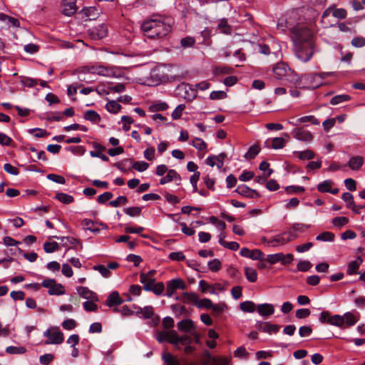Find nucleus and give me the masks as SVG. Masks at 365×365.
<instances>
[{"instance_id":"nucleus-1","label":"nucleus","mask_w":365,"mask_h":365,"mask_svg":"<svg viewBox=\"0 0 365 365\" xmlns=\"http://www.w3.org/2000/svg\"><path fill=\"white\" fill-rule=\"evenodd\" d=\"M173 23L170 17L159 16L145 21L141 29L149 38H162L171 31Z\"/></svg>"},{"instance_id":"nucleus-2","label":"nucleus","mask_w":365,"mask_h":365,"mask_svg":"<svg viewBox=\"0 0 365 365\" xmlns=\"http://www.w3.org/2000/svg\"><path fill=\"white\" fill-rule=\"evenodd\" d=\"M319 320L322 324L327 323L341 329H346L356 324L359 318L351 312H346L344 315H331L328 311H324L320 313Z\"/></svg>"},{"instance_id":"nucleus-3","label":"nucleus","mask_w":365,"mask_h":365,"mask_svg":"<svg viewBox=\"0 0 365 365\" xmlns=\"http://www.w3.org/2000/svg\"><path fill=\"white\" fill-rule=\"evenodd\" d=\"M83 73L96 74L103 77H114L115 72L112 66H105L99 62L91 63L81 68Z\"/></svg>"},{"instance_id":"nucleus-4","label":"nucleus","mask_w":365,"mask_h":365,"mask_svg":"<svg viewBox=\"0 0 365 365\" xmlns=\"http://www.w3.org/2000/svg\"><path fill=\"white\" fill-rule=\"evenodd\" d=\"M75 13L85 16L88 19H94L98 14L96 7L85 8L83 0H70V15Z\"/></svg>"},{"instance_id":"nucleus-5","label":"nucleus","mask_w":365,"mask_h":365,"mask_svg":"<svg viewBox=\"0 0 365 365\" xmlns=\"http://www.w3.org/2000/svg\"><path fill=\"white\" fill-rule=\"evenodd\" d=\"M312 31L307 27L297 26L291 29V38L294 44L312 43Z\"/></svg>"},{"instance_id":"nucleus-6","label":"nucleus","mask_w":365,"mask_h":365,"mask_svg":"<svg viewBox=\"0 0 365 365\" xmlns=\"http://www.w3.org/2000/svg\"><path fill=\"white\" fill-rule=\"evenodd\" d=\"M294 53L297 58L302 62L309 61L313 55V43L294 44Z\"/></svg>"},{"instance_id":"nucleus-7","label":"nucleus","mask_w":365,"mask_h":365,"mask_svg":"<svg viewBox=\"0 0 365 365\" xmlns=\"http://www.w3.org/2000/svg\"><path fill=\"white\" fill-rule=\"evenodd\" d=\"M44 336L48 338L46 344H58L63 341V334L58 327H52L48 329L43 334Z\"/></svg>"},{"instance_id":"nucleus-8","label":"nucleus","mask_w":365,"mask_h":365,"mask_svg":"<svg viewBox=\"0 0 365 365\" xmlns=\"http://www.w3.org/2000/svg\"><path fill=\"white\" fill-rule=\"evenodd\" d=\"M290 68L284 62L277 63L273 67V73L277 79H285L288 75Z\"/></svg>"},{"instance_id":"nucleus-9","label":"nucleus","mask_w":365,"mask_h":365,"mask_svg":"<svg viewBox=\"0 0 365 365\" xmlns=\"http://www.w3.org/2000/svg\"><path fill=\"white\" fill-rule=\"evenodd\" d=\"M88 34L92 39H102L107 36L108 28L104 24H102L98 26L90 29L88 30Z\"/></svg>"},{"instance_id":"nucleus-10","label":"nucleus","mask_w":365,"mask_h":365,"mask_svg":"<svg viewBox=\"0 0 365 365\" xmlns=\"http://www.w3.org/2000/svg\"><path fill=\"white\" fill-rule=\"evenodd\" d=\"M84 230H90L91 232L97 234L100 231L98 226H101L102 229L106 230L108 226L104 223H98L89 219H84L81 223Z\"/></svg>"},{"instance_id":"nucleus-11","label":"nucleus","mask_w":365,"mask_h":365,"mask_svg":"<svg viewBox=\"0 0 365 365\" xmlns=\"http://www.w3.org/2000/svg\"><path fill=\"white\" fill-rule=\"evenodd\" d=\"M157 340L160 343L168 341L175 345V340H178L177 332L175 330L162 331L158 333Z\"/></svg>"},{"instance_id":"nucleus-12","label":"nucleus","mask_w":365,"mask_h":365,"mask_svg":"<svg viewBox=\"0 0 365 365\" xmlns=\"http://www.w3.org/2000/svg\"><path fill=\"white\" fill-rule=\"evenodd\" d=\"M257 329L262 332L268 334L277 333L279 331L280 326L277 324H271L269 322L258 321L256 323Z\"/></svg>"},{"instance_id":"nucleus-13","label":"nucleus","mask_w":365,"mask_h":365,"mask_svg":"<svg viewBox=\"0 0 365 365\" xmlns=\"http://www.w3.org/2000/svg\"><path fill=\"white\" fill-rule=\"evenodd\" d=\"M293 137L299 140L304 141V142H310L313 139L312 134L303 128H295L292 131Z\"/></svg>"},{"instance_id":"nucleus-14","label":"nucleus","mask_w":365,"mask_h":365,"mask_svg":"<svg viewBox=\"0 0 365 365\" xmlns=\"http://www.w3.org/2000/svg\"><path fill=\"white\" fill-rule=\"evenodd\" d=\"M235 192L242 196L249 198L258 197L259 196L255 190H252L244 184L238 185Z\"/></svg>"},{"instance_id":"nucleus-15","label":"nucleus","mask_w":365,"mask_h":365,"mask_svg":"<svg viewBox=\"0 0 365 365\" xmlns=\"http://www.w3.org/2000/svg\"><path fill=\"white\" fill-rule=\"evenodd\" d=\"M124 300L120 297L118 292H112L106 301V304L109 307L120 305L123 304Z\"/></svg>"},{"instance_id":"nucleus-16","label":"nucleus","mask_w":365,"mask_h":365,"mask_svg":"<svg viewBox=\"0 0 365 365\" xmlns=\"http://www.w3.org/2000/svg\"><path fill=\"white\" fill-rule=\"evenodd\" d=\"M77 292L81 297L86 299H89L91 301H98V297L97 294L95 292L88 289V287H77Z\"/></svg>"},{"instance_id":"nucleus-17","label":"nucleus","mask_w":365,"mask_h":365,"mask_svg":"<svg viewBox=\"0 0 365 365\" xmlns=\"http://www.w3.org/2000/svg\"><path fill=\"white\" fill-rule=\"evenodd\" d=\"M257 311L260 316L269 317L274 314V307L271 304H260L257 306Z\"/></svg>"},{"instance_id":"nucleus-18","label":"nucleus","mask_w":365,"mask_h":365,"mask_svg":"<svg viewBox=\"0 0 365 365\" xmlns=\"http://www.w3.org/2000/svg\"><path fill=\"white\" fill-rule=\"evenodd\" d=\"M173 180L180 182L181 180V178L175 170L170 169L167 172V175L160 180V184L165 185Z\"/></svg>"},{"instance_id":"nucleus-19","label":"nucleus","mask_w":365,"mask_h":365,"mask_svg":"<svg viewBox=\"0 0 365 365\" xmlns=\"http://www.w3.org/2000/svg\"><path fill=\"white\" fill-rule=\"evenodd\" d=\"M177 300H180L183 303H194L197 306L199 298L194 292H183L180 297H176Z\"/></svg>"},{"instance_id":"nucleus-20","label":"nucleus","mask_w":365,"mask_h":365,"mask_svg":"<svg viewBox=\"0 0 365 365\" xmlns=\"http://www.w3.org/2000/svg\"><path fill=\"white\" fill-rule=\"evenodd\" d=\"M178 329L184 332L192 333V330L195 329V325L191 319H183L177 324Z\"/></svg>"},{"instance_id":"nucleus-21","label":"nucleus","mask_w":365,"mask_h":365,"mask_svg":"<svg viewBox=\"0 0 365 365\" xmlns=\"http://www.w3.org/2000/svg\"><path fill=\"white\" fill-rule=\"evenodd\" d=\"M144 289L148 292H153L156 295H160L165 289V286L163 282L155 283L153 282L151 285L146 284L144 286Z\"/></svg>"},{"instance_id":"nucleus-22","label":"nucleus","mask_w":365,"mask_h":365,"mask_svg":"<svg viewBox=\"0 0 365 365\" xmlns=\"http://www.w3.org/2000/svg\"><path fill=\"white\" fill-rule=\"evenodd\" d=\"M155 273V270H150L147 273H141L140 274V282L143 284V287L146 284L151 285L153 282H155L154 278Z\"/></svg>"},{"instance_id":"nucleus-23","label":"nucleus","mask_w":365,"mask_h":365,"mask_svg":"<svg viewBox=\"0 0 365 365\" xmlns=\"http://www.w3.org/2000/svg\"><path fill=\"white\" fill-rule=\"evenodd\" d=\"M286 235L287 234H282L276 235L274 237H273L272 240H269L267 241V246H272V247H277L279 245H285L287 244L286 240Z\"/></svg>"},{"instance_id":"nucleus-24","label":"nucleus","mask_w":365,"mask_h":365,"mask_svg":"<svg viewBox=\"0 0 365 365\" xmlns=\"http://www.w3.org/2000/svg\"><path fill=\"white\" fill-rule=\"evenodd\" d=\"M363 260L361 257H358L355 260L350 262L348 264L347 274L352 275L356 274L359 266L361 264Z\"/></svg>"},{"instance_id":"nucleus-25","label":"nucleus","mask_w":365,"mask_h":365,"mask_svg":"<svg viewBox=\"0 0 365 365\" xmlns=\"http://www.w3.org/2000/svg\"><path fill=\"white\" fill-rule=\"evenodd\" d=\"M364 164V158L361 156L351 157L348 163V165L353 170H357L361 168Z\"/></svg>"},{"instance_id":"nucleus-26","label":"nucleus","mask_w":365,"mask_h":365,"mask_svg":"<svg viewBox=\"0 0 365 365\" xmlns=\"http://www.w3.org/2000/svg\"><path fill=\"white\" fill-rule=\"evenodd\" d=\"M293 153L301 160H312L315 157V153L309 149L304 151H294Z\"/></svg>"},{"instance_id":"nucleus-27","label":"nucleus","mask_w":365,"mask_h":365,"mask_svg":"<svg viewBox=\"0 0 365 365\" xmlns=\"http://www.w3.org/2000/svg\"><path fill=\"white\" fill-rule=\"evenodd\" d=\"M167 284L170 286L173 289H175V291L176 289L185 290L187 289V284L182 279H173L169 281Z\"/></svg>"},{"instance_id":"nucleus-28","label":"nucleus","mask_w":365,"mask_h":365,"mask_svg":"<svg viewBox=\"0 0 365 365\" xmlns=\"http://www.w3.org/2000/svg\"><path fill=\"white\" fill-rule=\"evenodd\" d=\"M303 77L300 78L297 73H295L291 68L288 73L287 76L284 80L293 83L294 86H298L302 81Z\"/></svg>"},{"instance_id":"nucleus-29","label":"nucleus","mask_w":365,"mask_h":365,"mask_svg":"<svg viewBox=\"0 0 365 365\" xmlns=\"http://www.w3.org/2000/svg\"><path fill=\"white\" fill-rule=\"evenodd\" d=\"M245 274L247 279L250 282H255L257 280V272L252 267H245Z\"/></svg>"},{"instance_id":"nucleus-30","label":"nucleus","mask_w":365,"mask_h":365,"mask_svg":"<svg viewBox=\"0 0 365 365\" xmlns=\"http://www.w3.org/2000/svg\"><path fill=\"white\" fill-rule=\"evenodd\" d=\"M84 118L86 120L95 123H98L101 120V116L99 114L92 110H87L84 114Z\"/></svg>"},{"instance_id":"nucleus-31","label":"nucleus","mask_w":365,"mask_h":365,"mask_svg":"<svg viewBox=\"0 0 365 365\" xmlns=\"http://www.w3.org/2000/svg\"><path fill=\"white\" fill-rule=\"evenodd\" d=\"M241 310L244 312L252 313L255 310V304L251 301H245L240 304Z\"/></svg>"},{"instance_id":"nucleus-32","label":"nucleus","mask_w":365,"mask_h":365,"mask_svg":"<svg viewBox=\"0 0 365 365\" xmlns=\"http://www.w3.org/2000/svg\"><path fill=\"white\" fill-rule=\"evenodd\" d=\"M351 96L347 94H341L334 96L331 101L330 103L331 105H338L339 103L346 102L351 100Z\"/></svg>"},{"instance_id":"nucleus-33","label":"nucleus","mask_w":365,"mask_h":365,"mask_svg":"<svg viewBox=\"0 0 365 365\" xmlns=\"http://www.w3.org/2000/svg\"><path fill=\"white\" fill-rule=\"evenodd\" d=\"M334 234L331 232H323L317 236L316 240L324 242H333L334 240Z\"/></svg>"},{"instance_id":"nucleus-34","label":"nucleus","mask_w":365,"mask_h":365,"mask_svg":"<svg viewBox=\"0 0 365 365\" xmlns=\"http://www.w3.org/2000/svg\"><path fill=\"white\" fill-rule=\"evenodd\" d=\"M333 184L334 183L331 180H324L317 185V190L320 192H329Z\"/></svg>"},{"instance_id":"nucleus-35","label":"nucleus","mask_w":365,"mask_h":365,"mask_svg":"<svg viewBox=\"0 0 365 365\" xmlns=\"http://www.w3.org/2000/svg\"><path fill=\"white\" fill-rule=\"evenodd\" d=\"M162 358L166 365H180L179 361L169 352L164 353Z\"/></svg>"},{"instance_id":"nucleus-36","label":"nucleus","mask_w":365,"mask_h":365,"mask_svg":"<svg viewBox=\"0 0 365 365\" xmlns=\"http://www.w3.org/2000/svg\"><path fill=\"white\" fill-rule=\"evenodd\" d=\"M260 148L258 145H253L251 146L248 151L245 153V158L247 159H253L259 153Z\"/></svg>"},{"instance_id":"nucleus-37","label":"nucleus","mask_w":365,"mask_h":365,"mask_svg":"<svg viewBox=\"0 0 365 365\" xmlns=\"http://www.w3.org/2000/svg\"><path fill=\"white\" fill-rule=\"evenodd\" d=\"M218 29H220V32L224 34H231L232 33L231 26L227 24V20L224 19L220 20L218 24Z\"/></svg>"},{"instance_id":"nucleus-38","label":"nucleus","mask_w":365,"mask_h":365,"mask_svg":"<svg viewBox=\"0 0 365 365\" xmlns=\"http://www.w3.org/2000/svg\"><path fill=\"white\" fill-rule=\"evenodd\" d=\"M26 349L24 346H10L6 349V352L9 354H23L26 353Z\"/></svg>"},{"instance_id":"nucleus-39","label":"nucleus","mask_w":365,"mask_h":365,"mask_svg":"<svg viewBox=\"0 0 365 365\" xmlns=\"http://www.w3.org/2000/svg\"><path fill=\"white\" fill-rule=\"evenodd\" d=\"M120 105L115 101H110L106 105V110L110 113H116L120 109Z\"/></svg>"},{"instance_id":"nucleus-40","label":"nucleus","mask_w":365,"mask_h":365,"mask_svg":"<svg viewBox=\"0 0 365 365\" xmlns=\"http://www.w3.org/2000/svg\"><path fill=\"white\" fill-rule=\"evenodd\" d=\"M233 69L232 68L225 66H217L213 69V73L215 75H225L231 73Z\"/></svg>"},{"instance_id":"nucleus-41","label":"nucleus","mask_w":365,"mask_h":365,"mask_svg":"<svg viewBox=\"0 0 365 365\" xmlns=\"http://www.w3.org/2000/svg\"><path fill=\"white\" fill-rule=\"evenodd\" d=\"M113 312H119L123 316H131L134 314V311L130 309L127 305H124L121 308L114 307Z\"/></svg>"},{"instance_id":"nucleus-42","label":"nucleus","mask_w":365,"mask_h":365,"mask_svg":"<svg viewBox=\"0 0 365 365\" xmlns=\"http://www.w3.org/2000/svg\"><path fill=\"white\" fill-rule=\"evenodd\" d=\"M64 287L61 284H56V282L51 289H48L50 295H60L64 293Z\"/></svg>"},{"instance_id":"nucleus-43","label":"nucleus","mask_w":365,"mask_h":365,"mask_svg":"<svg viewBox=\"0 0 365 365\" xmlns=\"http://www.w3.org/2000/svg\"><path fill=\"white\" fill-rule=\"evenodd\" d=\"M151 77L155 78L156 84H159L163 82H165L169 80V78L167 76L165 75H160L159 73V70H153L151 73Z\"/></svg>"},{"instance_id":"nucleus-44","label":"nucleus","mask_w":365,"mask_h":365,"mask_svg":"<svg viewBox=\"0 0 365 365\" xmlns=\"http://www.w3.org/2000/svg\"><path fill=\"white\" fill-rule=\"evenodd\" d=\"M283 256L282 252H279L272 255H268L267 256L266 260L271 264H276L277 262H280V260L282 259V257Z\"/></svg>"},{"instance_id":"nucleus-45","label":"nucleus","mask_w":365,"mask_h":365,"mask_svg":"<svg viewBox=\"0 0 365 365\" xmlns=\"http://www.w3.org/2000/svg\"><path fill=\"white\" fill-rule=\"evenodd\" d=\"M58 244L56 242H46L43 244V250L47 253H52L57 250Z\"/></svg>"},{"instance_id":"nucleus-46","label":"nucleus","mask_w":365,"mask_h":365,"mask_svg":"<svg viewBox=\"0 0 365 365\" xmlns=\"http://www.w3.org/2000/svg\"><path fill=\"white\" fill-rule=\"evenodd\" d=\"M285 144V140L283 138L277 137L274 138L272 140L271 148L273 149H281L284 148Z\"/></svg>"},{"instance_id":"nucleus-47","label":"nucleus","mask_w":365,"mask_h":365,"mask_svg":"<svg viewBox=\"0 0 365 365\" xmlns=\"http://www.w3.org/2000/svg\"><path fill=\"white\" fill-rule=\"evenodd\" d=\"M168 106L166 103L159 102V103H156L151 105L150 106L149 109L151 112H155V111L165 110L168 109Z\"/></svg>"},{"instance_id":"nucleus-48","label":"nucleus","mask_w":365,"mask_h":365,"mask_svg":"<svg viewBox=\"0 0 365 365\" xmlns=\"http://www.w3.org/2000/svg\"><path fill=\"white\" fill-rule=\"evenodd\" d=\"M132 167L138 172H143L148 168L149 164L145 161H136L133 163Z\"/></svg>"},{"instance_id":"nucleus-49","label":"nucleus","mask_w":365,"mask_h":365,"mask_svg":"<svg viewBox=\"0 0 365 365\" xmlns=\"http://www.w3.org/2000/svg\"><path fill=\"white\" fill-rule=\"evenodd\" d=\"M329 76V73H309L304 75V78L306 79H315L319 78L321 82H322V80L326 78Z\"/></svg>"},{"instance_id":"nucleus-50","label":"nucleus","mask_w":365,"mask_h":365,"mask_svg":"<svg viewBox=\"0 0 365 365\" xmlns=\"http://www.w3.org/2000/svg\"><path fill=\"white\" fill-rule=\"evenodd\" d=\"M341 199L346 202V207L350 208L351 207H354V196L350 192H344L341 195Z\"/></svg>"},{"instance_id":"nucleus-51","label":"nucleus","mask_w":365,"mask_h":365,"mask_svg":"<svg viewBox=\"0 0 365 365\" xmlns=\"http://www.w3.org/2000/svg\"><path fill=\"white\" fill-rule=\"evenodd\" d=\"M297 269L300 272H307L312 267V263L307 260L299 261L297 265Z\"/></svg>"},{"instance_id":"nucleus-52","label":"nucleus","mask_w":365,"mask_h":365,"mask_svg":"<svg viewBox=\"0 0 365 365\" xmlns=\"http://www.w3.org/2000/svg\"><path fill=\"white\" fill-rule=\"evenodd\" d=\"M63 115L65 116H68V108H66L63 113H51L48 117V119L50 120H56V121H59L63 119Z\"/></svg>"},{"instance_id":"nucleus-53","label":"nucleus","mask_w":365,"mask_h":365,"mask_svg":"<svg viewBox=\"0 0 365 365\" xmlns=\"http://www.w3.org/2000/svg\"><path fill=\"white\" fill-rule=\"evenodd\" d=\"M210 271L217 272L221 269V262L218 259H214L207 264Z\"/></svg>"},{"instance_id":"nucleus-54","label":"nucleus","mask_w":365,"mask_h":365,"mask_svg":"<svg viewBox=\"0 0 365 365\" xmlns=\"http://www.w3.org/2000/svg\"><path fill=\"white\" fill-rule=\"evenodd\" d=\"M93 269L101 273L103 277H109L110 272L108 268L103 264H98L93 267Z\"/></svg>"},{"instance_id":"nucleus-55","label":"nucleus","mask_w":365,"mask_h":365,"mask_svg":"<svg viewBox=\"0 0 365 365\" xmlns=\"http://www.w3.org/2000/svg\"><path fill=\"white\" fill-rule=\"evenodd\" d=\"M264 257V253L258 249L251 250L250 258L254 260H263Z\"/></svg>"},{"instance_id":"nucleus-56","label":"nucleus","mask_w":365,"mask_h":365,"mask_svg":"<svg viewBox=\"0 0 365 365\" xmlns=\"http://www.w3.org/2000/svg\"><path fill=\"white\" fill-rule=\"evenodd\" d=\"M349 222V219L346 217H336L332 219V224L336 227H342Z\"/></svg>"},{"instance_id":"nucleus-57","label":"nucleus","mask_w":365,"mask_h":365,"mask_svg":"<svg viewBox=\"0 0 365 365\" xmlns=\"http://www.w3.org/2000/svg\"><path fill=\"white\" fill-rule=\"evenodd\" d=\"M128 202V199L125 196H119L115 200L109 202V205L113 207H117L120 205H125Z\"/></svg>"},{"instance_id":"nucleus-58","label":"nucleus","mask_w":365,"mask_h":365,"mask_svg":"<svg viewBox=\"0 0 365 365\" xmlns=\"http://www.w3.org/2000/svg\"><path fill=\"white\" fill-rule=\"evenodd\" d=\"M197 307L198 308H205V309H211L212 307H213V303L210 299H202L200 300H198V302L197 303Z\"/></svg>"},{"instance_id":"nucleus-59","label":"nucleus","mask_w":365,"mask_h":365,"mask_svg":"<svg viewBox=\"0 0 365 365\" xmlns=\"http://www.w3.org/2000/svg\"><path fill=\"white\" fill-rule=\"evenodd\" d=\"M192 145L193 147H195L196 149L199 150H203L207 147L205 142L203 140L198 138H195L192 140Z\"/></svg>"},{"instance_id":"nucleus-60","label":"nucleus","mask_w":365,"mask_h":365,"mask_svg":"<svg viewBox=\"0 0 365 365\" xmlns=\"http://www.w3.org/2000/svg\"><path fill=\"white\" fill-rule=\"evenodd\" d=\"M124 211L128 215L135 217L140 215L141 208L139 207H130L125 208Z\"/></svg>"},{"instance_id":"nucleus-61","label":"nucleus","mask_w":365,"mask_h":365,"mask_svg":"<svg viewBox=\"0 0 365 365\" xmlns=\"http://www.w3.org/2000/svg\"><path fill=\"white\" fill-rule=\"evenodd\" d=\"M96 301H86L83 303V308L87 312H96L98 306L95 304Z\"/></svg>"},{"instance_id":"nucleus-62","label":"nucleus","mask_w":365,"mask_h":365,"mask_svg":"<svg viewBox=\"0 0 365 365\" xmlns=\"http://www.w3.org/2000/svg\"><path fill=\"white\" fill-rule=\"evenodd\" d=\"M142 311V316L144 319H151L154 315L153 308L151 306L145 307Z\"/></svg>"},{"instance_id":"nucleus-63","label":"nucleus","mask_w":365,"mask_h":365,"mask_svg":"<svg viewBox=\"0 0 365 365\" xmlns=\"http://www.w3.org/2000/svg\"><path fill=\"white\" fill-rule=\"evenodd\" d=\"M195 38L191 36L182 38L180 41V44L184 48L191 47L195 44Z\"/></svg>"},{"instance_id":"nucleus-64","label":"nucleus","mask_w":365,"mask_h":365,"mask_svg":"<svg viewBox=\"0 0 365 365\" xmlns=\"http://www.w3.org/2000/svg\"><path fill=\"white\" fill-rule=\"evenodd\" d=\"M351 45L354 47L360 48L365 46V38L361 36H358L354 38L351 40Z\"/></svg>"}]
</instances>
